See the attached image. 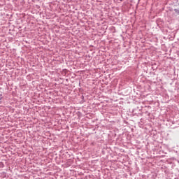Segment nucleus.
<instances>
[{"label": "nucleus", "instance_id": "1", "mask_svg": "<svg viewBox=\"0 0 179 179\" xmlns=\"http://www.w3.org/2000/svg\"><path fill=\"white\" fill-rule=\"evenodd\" d=\"M1 100H2V92H0V103Z\"/></svg>", "mask_w": 179, "mask_h": 179}]
</instances>
